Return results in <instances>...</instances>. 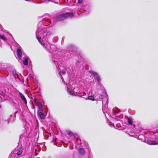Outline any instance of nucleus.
<instances>
[{"instance_id":"f03ea898","label":"nucleus","mask_w":158,"mask_h":158,"mask_svg":"<svg viewBox=\"0 0 158 158\" xmlns=\"http://www.w3.org/2000/svg\"><path fill=\"white\" fill-rule=\"evenodd\" d=\"M89 73L94 77V78H96L98 82L99 83L101 79L98 73L93 71H89Z\"/></svg>"},{"instance_id":"a211bd4d","label":"nucleus","mask_w":158,"mask_h":158,"mask_svg":"<svg viewBox=\"0 0 158 158\" xmlns=\"http://www.w3.org/2000/svg\"><path fill=\"white\" fill-rule=\"evenodd\" d=\"M28 158H30V157H29Z\"/></svg>"},{"instance_id":"423d86ee","label":"nucleus","mask_w":158,"mask_h":158,"mask_svg":"<svg viewBox=\"0 0 158 158\" xmlns=\"http://www.w3.org/2000/svg\"><path fill=\"white\" fill-rule=\"evenodd\" d=\"M78 153L80 155L83 156L85 154V152L83 149L82 148H80L78 151Z\"/></svg>"},{"instance_id":"9d476101","label":"nucleus","mask_w":158,"mask_h":158,"mask_svg":"<svg viewBox=\"0 0 158 158\" xmlns=\"http://www.w3.org/2000/svg\"><path fill=\"white\" fill-rule=\"evenodd\" d=\"M23 64L25 65H27L28 64V58L27 57H26L25 59L23 61Z\"/></svg>"},{"instance_id":"6e6552de","label":"nucleus","mask_w":158,"mask_h":158,"mask_svg":"<svg viewBox=\"0 0 158 158\" xmlns=\"http://www.w3.org/2000/svg\"><path fill=\"white\" fill-rule=\"evenodd\" d=\"M39 43L43 46H44L45 45V44H44L42 41V40L41 37H36Z\"/></svg>"},{"instance_id":"9b49d317","label":"nucleus","mask_w":158,"mask_h":158,"mask_svg":"<svg viewBox=\"0 0 158 158\" xmlns=\"http://www.w3.org/2000/svg\"><path fill=\"white\" fill-rule=\"evenodd\" d=\"M67 133L69 135L71 136H73L75 135L71 131L69 130H68L67 131Z\"/></svg>"},{"instance_id":"f257e3e1","label":"nucleus","mask_w":158,"mask_h":158,"mask_svg":"<svg viewBox=\"0 0 158 158\" xmlns=\"http://www.w3.org/2000/svg\"><path fill=\"white\" fill-rule=\"evenodd\" d=\"M74 16L72 12L66 13L58 16L56 20H64L68 18H71Z\"/></svg>"},{"instance_id":"2eb2a0df","label":"nucleus","mask_w":158,"mask_h":158,"mask_svg":"<svg viewBox=\"0 0 158 158\" xmlns=\"http://www.w3.org/2000/svg\"><path fill=\"white\" fill-rule=\"evenodd\" d=\"M151 143L150 144L152 145H156L158 144V143L155 141H151Z\"/></svg>"},{"instance_id":"f3484780","label":"nucleus","mask_w":158,"mask_h":158,"mask_svg":"<svg viewBox=\"0 0 158 158\" xmlns=\"http://www.w3.org/2000/svg\"><path fill=\"white\" fill-rule=\"evenodd\" d=\"M62 74H65V72L64 71H62Z\"/></svg>"},{"instance_id":"7ed1b4c3","label":"nucleus","mask_w":158,"mask_h":158,"mask_svg":"<svg viewBox=\"0 0 158 158\" xmlns=\"http://www.w3.org/2000/svg\"><path fill=\"white\" fill-rule=\"evenodd\" d=\"M37 114L40 119H45V115L43 113V110H38Z\"/></svg>"},{"instance_id":"20e7f679","label":"nucleus","mask_w":158,"mask_h":158,"mask_svg":"<svg viewBox=\"0 0 158 158\" xmlns=\"http://www.w3.org/2000/svg\"><path fill=\"white\" fill-rule=\"evenodd\" d=\"M22 52L20 49H18L16 52V54L19 60L21 59Z\"/></svg>"},{"instance_id":"0eeeda50","label":"nucleus","mask_w":158,"mask_h":158,"mask_svg":"<svg viewBox=\"0 0 158 158\" xmlns=\"http://www.w3.org/2000/svg\"><path fill=\"white\" fill-rule=\"evenodd\" d=\"M37 104L38 107V110H43L42 104L40 102H38Z\"/></svg>"},{"instance_id":"4468645a","label":"nucleus","mask_w":158,"mask_h":158,"mask_svg":"<svg viewBox=\"0 0 158 158\" xmlns=\"http://www.w3.org/2000/svg\"><path fill=\"white\" fill-rule=\"evenodd\" d=\"M0 38L3 39L5 40H6L7 39L4 35H0Z\"/></svg>"},{"instance_id":"1a4fd4ad","label":"nucleus","mask_w":158,"mask_h":158,"mask_svg":"<svg viewBox=\"0 0 158 158\" xmlns=\"http://www.w3.org/2000/svg\"><path fill=\"white\" fill-rule=\"evenodd\" d=\"M127 122L130 125H132V120L131 118H130L128 117H127Z\"/></svg>"},{"instance_id":"39448f33","label":"nucleus","mask_w":158,"mask_h":158,"mask_svg":"<svg viewBox=\"0 0 158 158\" xmlns=\"http://www.w3.org/2000/svg\"><path fill=\"white\" fill-rule=\"evenodd\" d=\"M19 94L20 95L21 98L23 101L24 102L26 105L27 104V100L24 97V96L21 93H19Z\"/></svg>"},{"instance_id":"dca6fc26","label":"nucleus","mask_w":158,"mask_h":158,"mask_svg":"<svg viewBox=\"0 0 158 158\" xmlns=\"http://www.w3.org/2000/svg\"><path fill=\"white\" fill-rule=\"evenodd\" d=\"M83 1V0H78V2L79 3H81Z\"/></svg>"},{"instance_id":"ddd939ff","label":"nucleus","mask_w":158,"mask_h":158,"mask_svg":"<svg viewBox=\"0 0 158 158\" xmlns=\"http://www.w3.org/2000/svg\"><path fill=\"white\" fill-rule=\"evenodd\" d=\"M22 152H23L22 149L21 148H20L18 150V152H17V154L19 156L22 153Z\"/></svg>"},{"instance_id":"f8f14e48","label":"nucleus","mask_w":158,"mask_h":158,"mask_svg":"<svg viewBox=\"0 0 158 158\" xmlns=\"http://www.w3.org/2000/svg\"><path fill=\"white\" fill-rule=\"evenodd\" d=\"M88 99L94 101V98L93 95L89 96L88 97Z\"/></svg>"}]
</instances>
